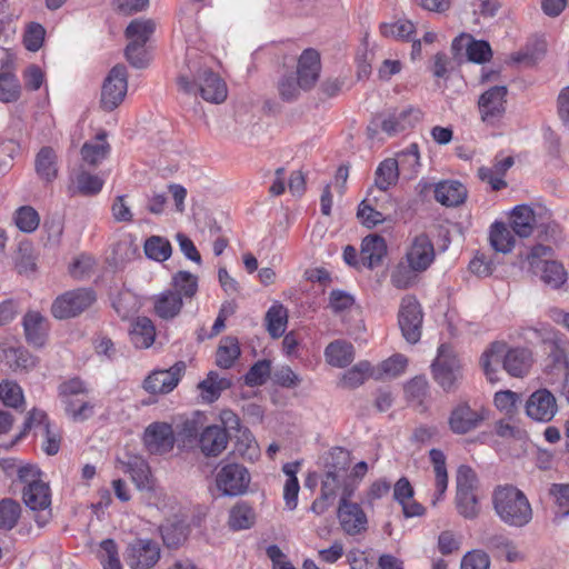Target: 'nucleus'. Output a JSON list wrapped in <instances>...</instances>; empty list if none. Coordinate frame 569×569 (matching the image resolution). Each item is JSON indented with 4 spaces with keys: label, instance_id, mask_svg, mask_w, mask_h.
I'll use <instances>...</instances> for the list:
<instances>
[{
    "label": "nucleus",
    "instance_id": "38",
    "mask_svg": "<svg viewBox=\"0 0 569 569\" xmlns=\"http://www.w3.org/2000/svg\"><path fill=\"white\" fill-rule=\"evenodd\" d=\"M254 522L256 512L246 501L237 502L229 511L228 525L234 531L249 529Z\"/></svg>",
    "mask_w": 569,
    "mask_h": 569
},
{
    "label": "nucleus",
    "instance_id": "53",
    "mask_svg": "<svg viewBox=\"0 0 569 569\" xmlns=\"http://www.w3.org/2000/svg\"><path fill=\"white\" fill-rule=\"evenodd\" d=\"M102 187L103 180L99 176L84 170L80 171L74 178V188L78 193L83 196H94L101 191Z\"/></svg>",
    "mask_w": 569,
    "mask_h": 569
},
{
    "label": "nucleus",
    "instance_id": "23",
    "mask_svg": "<svg viewBox=\"0 0 569 569\" xmlns=\"http://www.w3.org/2000/svg\"><path fill=\"white\" fill-rule=\"evenodd\" d=\"M295 74L300 79L303 91L313 88L320 74V53L313 48L305 49L298 59Z\"/></svg>",
    "mask_w": 569,
    "mask_h": 569
},
{
    "label": "nucleus",
    "instance_id": "44",
    "mask_svg": "<svg viewBox=\"0 0 569 569\" xmlns=\"http://www.w3.org/2000/svg\"><path fill=\"white\" fill-rule=\"evenodd\" d=\"M240 347L237 338L226 337L221 340L217 355L216 363L222 369H229L240 356Z\"/></svg>",
    "mask_w": 569,
    "mask_h": 569
},
{
    "label": "nucleus",
    "instance_id": "34",
    "mask_svg": "<svg viewBox=\"0 0 569 569\" xmlns=\"http://www.w3.org/2000/svg\"><path fill=\"white\" fill-rule=\"evenodd\" d=\"M106 132L96 136V140L87 141L81 148L82 160L90 166H98L104 160L110 151V146L106 140Z\"/></svg>",
    "mask_w": 569,
    "mask_h": 569
},
{
    "label": "nucleus",
    "instance_id": "43",
    "mask_svg": "<svg viewBox=\"0 0 569 569\" xmlns=\"http://www.w3.org/2000/svg\"><path fill=\"white\" fill-rule=\"evenodd\" d=\"M538 272H540V279L547 286L558 289L567 281V272L563 266L555 260H545L542 266L538 268Z\"/></svg>",
    "mask_w": 569,
    "mask_h": 569
},
{
    "label": "nucleus",
    "instance_id": "59",
    "mask_svg": "<svg viewBox=\"0 0 569 569\" xmlns=\"http://www.w3.org/2000/svg\"><path fill=\"white\" fill-rule=\"evenodd\" d=\"M99 559L103 569H122L118 546L113 539H104L100 542Z\"/></svg>",
    "mask_w": 569,
    "mask_h": 569
},
{
    "label": "nucleus",
    "instance_id": "52",
    "mask_svg": "<svg viewBox=\"0 0 569 569\" xmlns=\"http://www.w3.org/2000/svg\"><path fill=\"white\" fill-rule=\"evenodd\" d=\"M20 93L21 87L17 76L9 71L0 72V102H16Z\"/></svg>",
    "mask_w": 569,
    "mask_h": 569
},
{
    "label": "nucleus",
    "instance_id": "33",
    "mask_svg": "<svg viewBox=\"0 0 569 569\" xmlns=\"http://www.w3.org/2000/svg\"><path fill=\"white\" fill-rule=\"evenodd\" d=\"M512 230L503 222H495L490 227L489 242L491 248L499 253L507 254L512 251L516 240Z\"/></svg>",
    "mask_w": 569,
    "mask_h": 569
},
{
    "label": "nucleus",
    "instance_id": "2",
    "mask_svg": "<svg viewBox=\"0 0 569 569\" xmlns=\"http://www.w3.org/2000/svg\"><path fill=\"white\" fill-rule=\"evenodd\" d=\"M491 503L495 515L506 526L523 528L529 525L533 511L526 493L513 485H499L493 488Z\"/></svg>",
    "mask_w": 569,
    "mask_h": 569
},
{
    "label": "nucleus",
    "instance_id": "60",
    "mask_svg": "<svg viewBox=\"0 0 569 569\" xmlns=\"http://www.w3.org/2000/svg\"><path fill=\"white\" fill-rule=\"evenodd\" d=\"M14 222L21 231L30 233L38 228L40 218L32 207L23 206L16 211Z\"/></svg>",
    "mask_w": 569,
    "mask_h": 569
},
{
    "label": "nucleus",
    "instance_id": "17",
    "mask_svg": "<svg viewBox=\"0 0 569 569\" xmlns=\"http://www.w3.org/2000/svg\"><path fill=\"white\" fill-rule=\"evenodd\" d=\"M422 310L418 300L406 296L401 300L398 322L403 338L409 343H417L421 337Z\"/></svg>",
    "mask_w": 569,
    "mask_h": 569
},
{
    "label": "nucleus",
    "instance_id": "26",
    "mask_svg": "<svg viewBox=\"0 0 569 569\" xmlns=\"http://www.w3.org/2000/svg\"><path fill=\"white\" fill-rule=\"evenodd\" d=\"M124 472L129 473L137 489L140 491H152L154 487L153 477L149 463L140 456H130L123 462Z\"/></svg>",
    "mask_w": 569,
    "mask_h": 569
},
{
    "label": "nucleus",
    "instance_id": "28",
    "mask_svg": "<svg viewBox=\"0 0 569 569\" xmlns=\"http://www.w3.org/2000/svg\"><path fill=\"white\" fill-rule=\"evenodd\" d=\"M435 198L446 207H456L466 200L467 189L456 180L441 181L436 184Z\"/></svg>",
    "mask_w": 569,
    "mask_h": 569
},
{
    "label": "nucleus",
    "instance_id": "48",
    "mask_svg": "<svg viewBox=\"0 0 569 569\" xmlns=\"http://www.w3.org/2000/svg\"><path fill=\"white\" fill-rule=\"evenodd\" d=\"M523 338L533 345L558 346V336L553 328L549 325H540L539 327H527L522 329Z\"/></svg>",
    "mask_w": 569,
    "mask_h": 569
},
{
    "label": "nucleus",
    "instance_id": "40",
    "mask_svg": "<svg viewBox=\"0 0 569 569\" xmlns=\"http://www.w3.org/2000/svg\"><path fill=\"white\" fill-rule=\"evenodd\" d=\"M399 163V171L406 179H413L418 174L420 168V154L417 143L409 144L405 150L393 158Z\"/></svg>",
    "mask_w": 569,
    "mask_h": 569
},
{
    "label": "nucleus",
    "instance_id": "10",
    "mask_svg": "<svg viewBox=\"0 0 569 569\" xmlns=\"http://www.w3.org/2000/svg\"><path fill=\"white\" fill-rule=\"evenodd\" d=\"M345 493H332L329 502L338 500L337 518L341 529L349 536H356L367 530L368 519L361 506L352 502Z\"/></svg>",
    "mask_w": 569,
    "mask_h": 569
},
{
    "label": "nucleus",
    "instance_id": "1",
    "mask_svg": "<svg viewBox=\"0 0 569 569\" xmlns=\"http://www.w3.org/2000/svg\"><path fill=\"white\" fill-rule=\"evenodd\" d=\"M186 69L177 78L179 90L211 103H221L228 96L227 84L220 76L204 68L196 52H187Z\"/></svg>",
    "mask_w": 569,
    "mask_h": 569
},
{
    "label": "nucleus",
    "instance_id": "42",
    "mask_svg": "<svg viewBox=\"0 0 569 569\" xmlns=\"http://www.w3.org/2000/svg\"><path fill=\"white\" fill-rule=\"evenodd\" d=\"M372 367L369 361H359L342 373L339 386L345 389H356L371 376Z\"/></svg>",
    "mask_w": 569,
    "mask_h": 569
},
{
    "label": "nucleus",
    "instance_id": "31",
    "mask_svg": "<svg viewBox=\"0 0 569 569\" xmlns=\"http://www.w3.org/2000/svg\"><path fill=\"white\" fill-rule=\"evenodd\" d=\"M130 340L138 349H147L156 339V327L148 317H138L129 330Z\"/></svg>",
    "mask_w": 569,
    "mask_h": 569
},
{
    "label": "nucleus",
    "instance_id": "27",
    "mask_svg": "<svg viewBox=\"0 0 569 569\" xmlns=\"http://www.w3.org/2000/svg\"><path fill=\"white\" fill-rule=\"evenodd\" d=\"M387 253V244L382 237L369 234L362 239L360 258L363 266L370 269L378 267Z\"/></svg>",
    "mask_w": 569,
    "mask_h": 569
},
{
    "label": "nucleus",
    "instance_id": "4",
    "mask_svg": "<svg viewBox=\"0 0 569 569\" xmlns=\"http://www.w3.org/2000/svg\"><path fill=\"white\" fill-rule=\"evenodd\" d=\"M221 425H210L202 428L198 447L207 458L220 456L227 448L230 431L239 427V417L231 410H222L220 413Z\"/></svg>",
    "mask_w": 569,
    "mask_h": 569
},
{
    "label": "nucleus",
    "instance_id": "36",
    "mask_svg": "<svg viewBox=\"0 0 569 569\" xmlns=\"http://www.w3.org/2000/svg\"><path fill=\"white\" fill-rule=\"evenodd\" d=\"M325 355L331 366L345 368L352 362L355 349L348 341L336 340L327 346Z\"/></svg>",
    "mask_w": 569,
    "mask_h": 569
},
{
    "label": "nucleus",
    "instance_id": "41",
    "mask_svg": "<svg viewBox=\"0 0 569 569\" xmlns=\"http://www.w3.org/2000/svg\"><path fill=\"white\" fill-rule=\"evenodd\" d=\"M356 305L353 295L342 289H332L327 299V309H329L335 316L346 318Z\"/></svg>",
    "mask_w": 569,
    "mask_h": 569
},
{
    "label": "nucleus",
    "instance_id": "12",
    "mask_svg": "<svg viewBox=\"0 0 569 569\" xmlns=\"http://www.w3.org/2000/svg\"><path fill=\"white\" fill-rule=\"evenodd\" d=\"M251 481L248 469L240 463H227L220 468L216 476V485L219 491L227 497L244 495Z\"/></svg>",
    "mask_w": 569,
    "mask_h": 569
},
{
    "label": "nucleus",
    "instance_id": "8",
    "mask_svg": "<svg viewBox=\"0 0 569 569\" xmlns=\"http://www.w3.org/2000/svg\"><path fill=\"white\" fill-rule=\"evenodd\" d=\"M96 301V293L91 289L79 288L58 296L51 306V313L56 319H70L81 315Z\"/></svg>",
    "mask_w": 569,
    "mask_h": 569
},
{
    "label": "nucleus",
    "instance_id": "55",
    "mask_svg": "<svg viewBox=\"0 0 569 569\" xmlns=\"http://www.w3.org/2000/svg\"><path fill=\"white\" fill-rule=\"evenodd\" d=\"M271 375V361L267 359L259 360L246 373L244 382L249 387H259L264 385Z\"/></svg>",
    "mask_w": 569,
    "mask_h": 569
},
{
    "label": "nucleus",
    "instance_id": "29",
    "mask_svg": "<svg viewBox=\"0 0 569 569\" xmlns=\"http://www.w3.org/2000/svg\"><path fill=\"white\" fill-rule=\"evenodd\" d=\"M182 306V297L170 289L164 290L153 298L154 313L163 320H170L177 317Z\"/></svg>",
    "mask_w": 569,
    "mask_h": 569
},
{
    "label": "nucleus",
    "instance_id": "63",
    "mask_svg": "<svg viewBox=\"0 0 569 569\" xmlns=\"http://www.w3.org/2000/svg\"><path fill=\"white\" fill-rule=\"evenodd\" d=\"M408 366V358L401 353H396L390 358L383 360L379 365V370L382 375L390 378H396L402 375Z\"/></svg>",
    "mask_w": 569,
    "mask_h": 569
},
{
    "label": "nucleus",
    "instance_id": "61",
    "mask_svg": "<svg viewBox=\"0 0 569 569\" xmlns=\"http://www.w3.org/2000/svg\"><path fill=\"white\" fill-rule=\"evenodd\" d=\"M112 307L121 319H128L138 311L139 303L131 292L124 291L117 296Z\"/></svg>",
    "mask_w": 569,
    "mask_h": 569
},
{
    "label": "nucleus",
    "instance_id": "6",
    "mask_svg": "<svg viewBox=\"0 0 569 569\" xmlns=\"http://www.w3.org/2000/svg\"><path fill=\"white\" fill-rule=\"evenodd\" d=\"M154 31V23L151 20L136 19L126 29V37L130 40L124 54L129 63L137 69H143L149 63V56L146 43Z\"/></svg>",
    "mask_w": 569,
    "mask_h": 569
},
{
    "label": "nucleus",
    "instance_id": "16",
    "mask_svg": "<svg viewBox=\"0 0 569 569\" xmlns=\"http://www.w3.org/2000/svg\"><path fill=\"white\" fill-rule=\"evenodd\" d=\"M351 462L350 452L342 447L331 448L326 458L322 469V500H329L335 493V488L329 482L331 478L339 482L343 478Z\"/></svg>",
    "mask_w": 569,
    "mask_h": 569
},
{
    "label": "nucleus",
    "instance_id": "22",
    "mask_svg": "<svg viewBox=\"0 0 569 569\" xmlns=\"http://www.w3.org/2000/svg\"><path fill=\"white\" fill-rule=\"evenodd\" d=\"M483 420V410H473L468 403L463 402L452 409L448 422L453 433L465 435L477 429Z\"/></svg>",
    "mask_w": 569,
    "mask_h": 569
},
{
    "label": "nucleus",
    "instance_id": "51",
    "mask_svg": "<svg viewBox=\"0 0 569 569\" xmlns=\"http://www.w3.org/2000/svg\"><path fill=\"white\" fill-rule=\"evenodd\" d=\"M144 253L149 259L154 261H166L170 258L172 248L170 242L160 236H151L143 246Z\"/></svg>",
    "mask_w": 569,
    "mask_h": 569
},
{
    "label": "nucleus",
    "instance_id": "5",
    "mask_svg": "<svg viewBox=\"0 0 569 569\" xmlns=\"http://www.w3.org/2000/svg\"><path fill=\"white\" fill-rule=\"evenodd\" d=\"M551 224V212L542 206L532 208L520 204L515 207L510 214V228L520 238H528L535 229L547 232Z\"/></svg>",
    "mask_w": 569,
    "mask_h": 569
},
{
    "label": "nucleus",
    "instance_id": "56",
    "mask_svg": "<svg viewBox=\"0 0 569 569\" xmlns=\"http://www.w3.org/2000/svg\"><path fill=\"white\" fill-rule=\"evenodd\" d=\"M456 507L459 515L466 519H475L480 512L475 492H456Z\"/></svg>",
    "mask_w": 569,
    "mask_h": 569
},
{
    "label": "nucleus",
    "instance_id": "25",
    "mask_svg": "<svg viewBox=\"0 0 569 569\" xmlns=\"http://www.w3.org/2000/svg\"><path fill=\"white\" fill-rule=\"evenodd\" d=\"M26 340L29 345L43 347L48 337V320L39 311H29L22 319Z\"/></svg>",
    "mask_w": 569,
    "mask_h": 569
},
{
    "label": "nucleus",
    "instance_id": "19",
    "mask_svg": "<svg viewBox=\"0 0 569 569\" xmlns=\"http://www.w3.org/2000/svg\"><path fill=\"white\" fill-rule=\"evenodd\" d=\"M186 371V363L178 361L169 369L153 370L144 380L143 389L151 395H166L171 392L181 380Z\"/></svg>",
    "mask_w": 569,
    "mask_h": 569
},
{
    "label": "nucleus",
    "instance_id": "50",
    "mask_svg": "<svg viewBox=\"0 0 569 569\" xmlns=\"http://www.w3.org/2000/svg\"><path fill=\"white\" fill-rule=\"evenodd\" d=\"M36 171L47 181L57 177L56 153L52 148L43 147L40 149L36 158Z\"/></svg>",
    "mask_w": 569,
    "mask_h": 569
},
{
    "label": "nucleus",
    "instance_id": "35",
    "mask_svg": "<svg viewBox=\"0 0 569 569\" xmlns=\"http://www.w3.org/2000/svg\"><path fill=\"white\" fill-rule=\"evenodd\" d=\"M233 430L237 431L234 451L246 460L253 461L258 459L260 456L259 446L251 431L242 427L240 421L239 427Z\"/></svg>",
    "mask_w": 569,
    "mask_h": 569
},
{
    "label": "nucleus",
    "instance_id": "20",
    "mask_svg": "<svg viewBox=\"0 0 569 569\" xmlns=\"http://www.w3.org/2000/svg\"><path fill=\"white\" fill-rule=\"evenodd\" d=\"M174 433L167 422H152L143 433V443L151 455H164L173 449Z\"/></svg>",
    "mask_w": 569,
    "mask_h": 569
},
{
    "label": "nucleus",
    "instance_id": "18",
    "mask_svg": "<svg viewBox=\"0 0 569 569\" xmlns=\"http://www.w3.org/2000/svg\"><path fill=\"white\" fill-rule=\"evenodd\" d=\"M24 505L32 511H39L34 521L39 528L44 527L51 519V495L49 485L44 481L24 486L22 490Z\"/></svg>",
    "mask_w": 569,
    "mask_h": 569
},
{
    "label": "nucleus",
    "instance_id": "58",
    "mask_svg": "<svg viewBox=\"0 0 569 569\" xmlns=\"http://www.w3.org/2000/svg\"><path fill=\"white\" fill-rule=\"evenodd\" d=\"M380 32L386 38L409 40L415 32V26L409 20H398L391 23H382L380 26Z\"/></svg>",
    "mask_w": 569,
    "mask_h": 569
},
{
    "label": "nucleus",
    "instance_id": "30",
    "mask_svg": "<svg viewBox=\"0 0 569 569\" xmlns=\"http://www.w3.org/2000/svg\"><path fill=\"white\" fill-rule=\"evenodd\" d=\"M288 309L279 301H276L264 315L266 330L272 339H279L287 330Z\"/></svg>",
    "mask_w": 569,
    "mask_h": 569
},
{
    "label": "nucleus",
    "instance_id": "7",
    "mask_svg": "<svg viewBox=\"0 0 569 569\" xmlns=\"http://www.w3.org/2000/svg\"><path fill=\"white\" fill-rule=\"evenodd\" d=\"M431 372L436 382L445 391L450 392L457 389L458 381L462 377L461 365L450 346L439 347L437 358L431 365Z\"/></svg>",
    "mask_w": 569,
    "mask_h": 569
},
{
    "label": "nucleus",
    "instance_id": "46",
    "mask_svg": "<svg viewBox=\"0 0 569 569\" xmlns=\"http://www.w3.org/2000/svg\"><path fill=\"white\" fill-rule=\"evenodd\" d=\"M22 508L18 501L11 498L0 500V530L10 531L21 517Z\"/></svg>",
    "mask_w": 569,
    "mask_h": 569
},
{
    "label": "nucleus",
    "instance_id": "11",
    "mask_svg": "<svg viewBox=\"0 0 569 569\" xmlns=\"http://www.w3.org/2000/svg\"><path fill=\"white\" fill-rule=\"evenodd\" d=\"M421 117V110L415 107H408L388 114H377L368 127V132L373 137L377 133V128L380 126L381 130L388 136H396L413 127L420 121Z\"/></svg>",
    "mask_w": 569,
    "mask_h": 569
},
{
    "label": "nucleus",
    "instance_id": "54",
    "mask_svg": "<svg viewBox=\"0 0 569 569\" xmlns=\"http://www.w3.org/2000/svg\"><path fill=\"white\" fill-rule=\"evenodd\" d=\"M159 530L163 545L169 549L179 548L187 538L184 527L180 523L167 522L161 525Z\"/></svg>",
    "mask_w": 569,
    "mask_h": 569
},
{
    "label": "nucleus",
    "instance_id": "21",
    "mask_svg": "<svg viewBox=\"0 0 569 569\" xmlns=\"http://www.w3.org/2000/svg\"><path fill=\"white\" fill-rule=\"evenodd\" d=\"M557 401L555 396L547 389L535 391L526 402L528 417L536 421L548 422L557 413Z\"/></svg>",
    "mask_w": 569,
    "mask_h": 569
},
{
    "label": "nucleus",
    "instance_id": "14",
    "mask_svg": "<svg viewBox=\"0 0 569 569\" xmlns=\"http://www.w3.org/2000/svg\"><path fill=\"white\" fill-rule=\"evenodd\" d=\"M161 557V549L157 541L149 538H136L128 543L124 560L131 569H150Z\"/></svg>",
    "mask_w": 569,
    "mask_h": 569
},
{
    "label": "nucleus",
    "instance_id": "39",
    "mask_svg": "<svg viewBox=\"0 0 569 569\" xmlns=\"http://www.w3.org/2000/svg\"><path fill=\"white\" fill-rule=\"evenodd\" d=\"M230 387L231 380L220 377L216 371H210L207 378L198 385V388L201 390V397L207 402L216 401L221 392Z\"/></svg>",
    "mask_w": 569,
    "mask_h": 569
},
{
    "label": "nucleus",
    "instance_id": "24",
    "mask_svg": "<svg viewBox=\"0 0 569 569\" xmlns=\"http://www.w3.org/2000/svg\"><path fill=\"white\" fill-rule=\"evenodd\" d=\"M435 259V249L431 240L426 234L415 238L408 253L407 260L412 270L425 271Z\"/></svg>",
    "mask_w": 569,
    "mask_h": 569
},
{
    "label": "nucleus",
    "instance_id": "47",
    "mask_svg": "<svg viewBox=\"0 0 569 569\" xmlns=\"http://www.w3.org/2000/svg\"><path fill=\"white\" fill-rule=\"evenodd\" d=\"M172 291L178 292L183 299H191L198 291V277L189 271H178L172 276Z\"/></svg>",
    "mask_w": 569,
    "mask_h": 569
},
{
    "label": "nucleus",
    "instance_id": "64",
    "mask_svg": "<svg viewBox=\"0 0 569 569\" xmlns=\"http://www.w3.org/2000/svg\"><path fill=\"white\" fill-rule=\"evenodd\" d=\"M469 42L467 44V56L468 59L476 63H482L490 59L492 52L489 43L483 40H470V38H466Z\"/></svg>",
    "mask_w": 569,
    "mask_h": 569
},
{
    "label": "nucleus",
    "instance_id": "57",
    "mask_svg": "<svg viewBox=\"0 0 569 569\" xmlns=\"http://www.w3.org/2000/svg\"><path fill=\"white\" fill-rule=\"evenodd\" d=\"M0 399L4 406L18 409L24 402L21 387L13 381H2L0 383Z\"/></svg>",
    "mask_w": 569,
    "mask_h": 569
},
{
    "label": "nucleus",
    "instance_id": "37",
    "mask_svg": "<svg viewBox=\"0 0 569 569\" xmlns=\"http://www.w3.org/2000/svg\"><path fill=\"white\" fill-rule=\"evenodd\" d=\"M430 460L433 465L436 476V493L432 505H437L442 499L448 488V473L446 468V456L440 449H431L429 451Z\"/></svg>",
    "mask_w": 569,
    "mask_h": 569
},
{
    "label": "nucleus",
    "instance_id": "62",
    "mask_svg": "<svg viewBox=\"0 0 569 569\" xmlns=\"http://www.w3.org/2000/svg\"><path fill=\"white\" fill-rule=\"evenodd\" d=\"M457 492H475L478 487L476 472L466 465H461L457 470L456 477Z\"/></svg>",
    "mask_w": 569,
    "mask_h": 569
},
{
    "label": "nucleus",
    "instance_id": "13",
    "mask_svg": "<svg viewBox=\"0 0 569 569\" xmlns=\"http://www.w3.org/2000/svg\"><path fill=\"white\" fill-rule=\"evenodd\" d=\"M128 90L127 68L116 64L106 77L101 88L100 106L104 111L114 110L124 99Z\"/></svg>",
    "mask_w": 569,
    "mask_h": 569
},
{
    "label": "nucleus",
    "instance_id": "32",
    "mask_svg": "<svg viewBox=\"0 0 569 569\" xmlns=\"http://www.w3.org/2000/svg\"><path fill=\"white\" fill-rule=\"evenodd\" d=\"M367 471V462L360 461L352 468L350 473L345 472L343 478L339 482L331 478L329 483L336 489L335 493H345L347 497H353Z\"/></svg>",
    "mask_w": 569,
    "mask_h": 569
},
{
    "label": "nucleus",
    "instance_id": "49",
    "mask_svg": "<svg viewBox=\"0 0 569 569\" xmlns=\"http://www.w3.org/2000/svg\"><path fill=\"white\" fill-rule=\"evenodd\" d=\"M277 89L279 97L287 102H291L298 99L300 91L303 90V86L300 83V79L295 72H284L277 82Z\"/></svg>",
    "mask_w": 569,
    "mask_h": 569
},
{
    "label": "nucleus",
    "instance_id": "3",
    "mask_svg": "<svg viewBox=\"0 0 569 569\" xmlns=\"http://www.w3.org/2000/svg\"><path fill=\"white\" fill-rule=\"evenodd\" d=\"M507 345L495 341L486 349L480 358L482 370L490 382L498 380L497 371L500 363L512 377H523L531 367V352L526 348H515L506 351Z\"/></svg>",
    "mask_w": 569,
    "mask_h": 569
},
{
    "label": "nucleus",
    "instance_id": "9",
    "mask_svg": "<svg viewBox=\"0 0 569 569\" xmlns=\"http://www.w3.org/2000/svg\"><path fill=\"white\" fill-rule=\"evenodd\" d=\"M59 397L64 405L66 413L76 422L88 420L93 415V405L82 401L79 408H74V398L88 393L87 385L80 378H71L59 385Z\"/></svg>",
    "mask_w": 569,
    "mask_h": 569
},
{
    "label": "nucleus",
    "instance_id": "15",
    "mask_svg": "<svg viewBox=\"0 0 569 569\" xmlns=\"http://www.w3.org/2000/svg\"><path fill=\"white\" fill-rule=\"evenodd\" d=\"M506 86H493L486 90L478 99L480 119L488 126H497L507 110Z\"/></svg>",
    "mask_w": 569,
    "mask_h": 569
},
{
    "label": "nucleus",
    "instance_id": "45",
    "mask_svg": "<svg viewBox=\"0 0 569 569\" xmlns=\"http://www.w3.org/2000/svg\"><path fill=\"white\" fill-rule=\"evenodd\" d=\"M400 171L399 163L393 158L383 160L376 170V186L382 190H388L398 181Z\"/></svg>",
    "mask_w": 569,
    "mask_h": 569
}]
</instances>
